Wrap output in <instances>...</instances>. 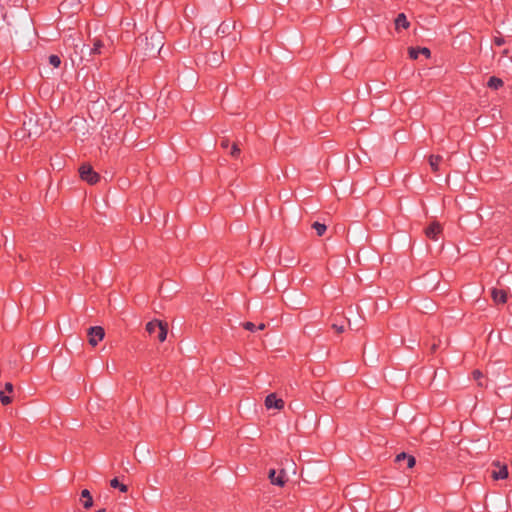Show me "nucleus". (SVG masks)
I'll return each mask as SVG.
<instances>
[{
  "mask_svg": "<svg viewBox=\"0 0 512 512\" xmlns=\"http://www.w3.org/2000/svg\"><path fill=\"white\" fill-rule=\"evenodd\" d=\"M146 331L150 336L159 340V342H164L168 334V324L167 322L154 319L146 324Z\"/></svg>",
  "mask_w": 512,
  "mask_h": 512,
  "instance_id": "obj_1",
  "label": "nucleus"
},
{
  "mask_svg": "<svg viewBox=\"0 0 512 512\" xmlns=\"http://www.w3.org/2000/svg\"><path fill=\"white\" fill-rule=\"evenodd\" d=\"M80 178L90 185H94L100 181V175L90 164L84 163L79 167Z\"/></svg>",
  "mask_w": 512,
  "mask_h": 512,
  "instance_id": "obj_2",
  "label": "nucleus"
},
{
  "mask_svg": "<svg viewBox=\"0 0 512 512\" xmlns=\"http://www.w3.org/2000/svg\"><path fill=\"white\" fill-rule=\"evenodd\" d=\"M88 342L95 347L105 336V330L101 326H92L87 331Z\"/></svg>",
  "mask_w": 512,
  "mask_h": 512,
  "instance_id": "obj_3",
  "label": "nucleus"
},
{
  "mask_svg": "<svg viewBox=\"0 0 512 512\" xmlns=\"http://www.w3.org/2000/svg\"><path fill=\"white\" fill-rule=\"evenodd\" d=\"M162 38H163L162 35L153 33L151 36V40L155 41V43H151V47H149L148 37L146 36L145 40H146L147 47L145 48V50H146L145 54L149 55V56H155L156 54H158L162 47V42H161Z\"/></svg>",
  "mask_w": 512,
  "mask_h": 512,
  "instance_id": "obj_4",
  "label": "nucleus"
},
{
  "mask_svg": "<svg viewBox=\"0 0 512 512\" xmlns=\"http://www.w3.org/2000/svg\"><path fill=\"white\" fill-rule=\"evenodd\" d=\"M268 477L273 485H277L279 487H283L287 482V475L284 469H270Z\"/></svg>",
  "mask_w": 512,
  "mask_h": 512,
  "instance_id": "obj_5",
  "label": "nucleus"
},
{
  "mask_svg": "<svg viewBox=\"0 0 512 512\" xmlns=\"http://www.w3.org/2000/svg\"><path fill=\"white\" fill-rule=\"evenodd\" d=\"M442 230L443 229L441 224L437 221H434L425 228V235L427 238L436 241L442 234Z\"/></svg>",
  "mask_w": 512,
  "mask_h": 512,
  "instance_id": "obj_6",
  "label": "nucleus"
},
{
  "mask_svg": "<svg viewBox=\"0 0 512 512\" xmlns=\"http://www.w3.org/2000/svg\"><path fill=\"white\" fill-rule=\"evenodd\" d=\"M491 298L494 303L497 305L505 304L508 301L510 296L509 291L505 289L492 288L491 289Z\"/></svg>",
  "mask_w": 512,
  "mask_h": 512,
  "instance_id": "obj_7",
  "label": "nucleus"
},
{
  "mask_svg": "<svg viewBox=\"0 0 512 512\" xmlns=\"http://www.w3.org/2000/svg\"><path fill=\"white\" fill-rule=\"evenodd\" d=\"M394 462L399 465V468L403 467L404 462L406 463L407 468H413L416 464V459L412 455L401 452L396 455Z\"/></svg>",
  "mask_w": 512,
  "mask_h": 512,
  "instance_id": "obj_8",
  "label": "nucleus"
},
{
  "mask_svg": "<svg viewBox=\"0 0 512 512\" xmlns=\"http://www.w3.org/2000/svg\"><path fill=\"white\" fill-rule=\"evenodd\" d=\"M265 406L268 409L274 408L280 410L284 407V401L281 398H277L276 394L271 393L266 396Z\"/></svg>",
  "mask_w": 512,
  "mask_h": 512,
  "instance_id": "obj_9",
  "label": "nucleus"
},
{
  "mask_svg": "<svg viewBox=\"0 0 512 512\" xmlns=\"http://www.w3.org/2000/svg\"><path fill=\"white\" fill-rule=\"evenodd\" d=\"M408 55L412 60L418 59L419 55H424L426 58H430L431 51L427 47H410L408 49Z\"/></svg>",
  "mask_w": 512,
  "mask_h": 512,
  "instance_id": "obj_10",
  "label": "nucleus"
},
{
  "mask_svg": "<svg viewBox=\"0 0 512 512\" xmlns=\"http://www.w3.org/2000/svg\"><path fill=\"white\" fill-rule=\"evenodd\" d=\"M495 466L498 467V470L492 471V478L494 480H503L508 477V468L507 465H501L500 462L495 463Z\"/></svg>",
  "mask_w": 512,
  "mask_h": 512,
  "instance_id": "obj_11",
  "label": "nucleus"
},
{
  "mask_svg": "<svg viewBox=\"0 0 512 512\" xmlns=\"http://www.w3.org/2000/svg\"><path fill=\"white\" fill-rule=\"evenodd\" d=\"M206 63L212 67H217L222 62V55H219L217 51H211L206 56Z\"/></svg>",
  "mask_w": 512,
  "mask_h": 512,
  "instance_id": "obj_12",
  "label": "nucleus"
},
{
  "mask_svg": "<svg viewBox=\"0 0 512 512\" xmlns=\"http://www.w3.org/2000/svg\"><path fill=\"white\" fill-rule=\"evenodd\" d=\"M395 29L397 31L400 30V28L407 29L410 26V22L408 21L405 13H399L397 17L395 18Z\"/></svg>",
  "mask_w": 512,
  "mask_h": 512,
  "instance_id": "obj_13",
  "label": "nucleus"
},
{
  "mask_svg": "<svg viewBox=\"0 0 512 512\" xmlns=\"http://www.w3.org/2000/svg\"><path fill=\"white\" fill-rule=\"evenodd\" d=\"M81 500L85 509H90L93 506V498L88 489L81 491Z\"/></svg>",
  "mask_w": 512,
  "mask_h": 512,
  "instance_id": "obj_14",
  "label": "nucleus"
},
{
  "mask_svg": "<svg viewBox=\"0 0 512 512\" xmlns=\"http://www.w3.org/2000/svg\"><path fill=\"white\" fill-rule=\"evenodd\" d=\"M503 85H504L503 80L496 76H491L487 82V86L494 90H498L499 88L503 87Z\"/></svg>",
  "mask_w": 512,
  "mask_h": 512,
  "instance_id": "obj_15",
  "label": "nucleus"
},
{
  "mask_svg": "<svg viewBox=\"0 0 512 512\" xmlns=\"http://www.w3.org/2000/svg\"><path fill=\"white\" fill-rule=\"evenodd\" d=\"M442 161V156L440 155H430L429 156V164L431 166L432 171L437 172L439 170V164Z\"/></svg>",
  "mask_w": 512,
  "mask_h": 512,
  "instance_id": "obj_16",
  "label": "nucleus"
},
{
  "mask_svg": "<svg viewBox=\"0 0 512 512\" xmlns=\"http://www.w3.org/2000/svg\"><path fill=\"white\" fill-rule=\"evenodd\" d=\"M231 24L222 22L217 28L216 34L220 37H224L225 35L230 33Z\"/></svg>",
  "mask_w": 512,
  "mask_h": 512,
  "instance_id": "obj_17",
  "label": "nucleus"
},
{
  "mask_svg": "<svg viewBox=\"0 0 512 512\" xmlns=\"http://www.w3.org/2000/svg\"><path fill=\"white\" fill-rule=\"evenodd\" d=\"M110 486L112 488L119 489L123 493L128 491V486L123 484V483H121L117 477H115V478L110 480Z\"/></svg>",
  "mask_w": 512,
  "mask_h": 512,
  "instance_id": "obj_18",
  "label": "nucleus"
},
{
  "mask_svg": "<svg viewBox=\"0 0 512 512\" xmlns=\"http://www.w3.org/2000/svg\"><path fill=\"white\" fill-rule=\"evenodd\" d=\"M103 47H104L103 42L99 39H96L94 41L93 47L89 49V54L90 55L101 54V49Z\"/></svg>",
  "mask_w": 512,
  "mask_h": 512,
  "instance_id": "obj_19",
  "label": "nucleus"
},
{
  "mask_svg": "<svg viewBox=\"0 0 512 512\" xmlns=\"http://www.w3.org/2000/svg\"><path fill=\"white\" fill-rule=\"evenodd\" d=\"M312 228L316 231L318 236H323L327 230V226L324 223H320L318 221L312 224Z\"/></svg>",
  "mask_w": 512,
  "mask_h": 512,
  "instance_id": "obj_20",
  "label": "nucleus"
},
{
  "mask_svg": "<svg viewBox=\"0 0 512 512\" xmlns=\"http://www.w3.org/2000/svg\"><path fill=\"white\" fill-rule=\"evenodd\" d=\"M48 61L54 68H58L61 65V58L56 54L50 55Z\"/></svg>",
  "mask_w": 512,
  "mask_h": 512,
  "instance_id": "obj_21",
  "label": "nucleus"
},
{
  "mask_svg": "<svg viewBox=\"0 0 512 512\" xmlns=\"http://www.w3.org/2000/svg\"><path fill=\"white\" fill-rule=\"evenodd\" d=\"M5 393V391L0 390V402L2 405L7 406L12 403V397Z\"/></svg>",
  "mask_w": 512,
  "mask_h": 512,
  "instance_id": "obj_22",
  "label": "nucleus"
},
{
  "mask_svg": "<svg viewBox=\"0 0 512 512\" xmlns=\"http://www.w3.org/2000/svg\"><path fill=\"white\" fill-rule=\"evenodd\" d=\"M229 154L233 157V158H238L241 154V150L238 146L237 143H233L232 146H231V149L229 151Z\"/></svg>",
  "mask_w": 512,
  "mask_h": 512,
  "instance_id": "obj_23",
  "label": "nucleus"
},
{
  "mask_svg": "<svg viewBox=\"0 0 512 512\" xmlns=\"http://www.w3.org/2000/svg\"><path fill=\"white\" fill-rule=\"evenodd\" d=\"M243 328L251 332L256 331V325L250 321L243 323Z\"/></svg>",
  "mask_w": 512,
  "mask_h": 512,
  "instance_id": "obj_24",
  "label": "nucleus"
},
{
  "mask_svg": "<svg viewBox=\"0 0 512 512\" xmlns=\"http://www.w3.org/2000/svg\"><path fill=\"white\" fill-rule=\"evenodd\" d=\"M332 328L336 331V333L340 334L342 332H344L345 330V325H344V322L342 324H332Z\"/></svg>",
  "mask_w": 512,
  "mask_h": 512,
  "instance_id": "obj_25",
  "label": "nucleus"
},
{
  "mask_svg": "<svg viewBox=\"0 0 512 512\" xmlns=\"http://www.w3.org/2000/svg\"><path fill=\"white\" fill-rule=\"evenodd\" d=\"M493 43H494L495 46L500 47V46H502L505 43V40L502 37H494Z\"/></svg>",
  "mask_w": 512,
  "mask_h": 512,
  "instance_id": "obj_26",
  "label": "nucleus"
},
{
  "mask_svg": "<svg viewBox=\"0 0 512 512\" xmlns=\"http://www.w3.org/2000/svg\"><path fill=\"white\" fill-rule=\"evenodd\" d=\"M4 391H5V392H7V393H9V394L13 393V391H14V386H13V384H12L11 382H7V383H5Z\"/></svg>",
  "mask_w": 512,
  "mask_h": 512,
  "instance_id": "obj_27",
  "label": "nucleus"
},
{
  "mask_svg": "<svg viewBox=\"0 0 512 512\" xmlns=\"http://www.w3.org/2000/svg\"><path fill=\"white\" fill-rule=\"evenodd\" d=\"M220 146L224 149L229 147V140L227 138H222L220 141Z\"/></svg>",
  "mask_w": 512,
  "mask_h": 512,
  "instance_id": "obj_28",
  "label": "nucleus"
},
{
  "mask_svg": "<svg viewBox=\"0 0 512 512\" xmlns=\"http://www.w3.org/2000/svg\"><path fill=\"white\" fill-rule=\"evenodd\" d=\"M472 374L474 379H479L480 377H482V373L479 370H474Z\"/></svg>",
  "mask_w": 512,
  "mask_h": 512,
  "instance_id": "obj_29",
  "label": "nucleus"
},
{
  "mask_svg": "<svg viewBox=\"0 0 512 512\" xmlns=\"http://www.w3.org/2000/svg\"><path fill=\"white\" fill-rule=\"evenodd\" d=\"M263 329H265L264 323H260L258 326H256V330H263Z\"/></svg>",
  "mask_w": 512,
  "mask_h": 512,
  "instance_id": "obj_30",
  "label": "nucleus"
},
{
  "mask_svg": "<svg viewBox=\"0 0 512 512\" xmlns=\"http://www.w3.org/2000/svg\"><path fill=\"white\" fill-rule=\"evenodd\" d=\"M436 349H437V345H436V344H433V345L431 346V350H432V352H435V351H436Z\"/></svg>",
  "mask_w": 512,
  "mask_h": 512,
  "instance_id": "obj_31",
  "label": "nucleus"
},
{
  "mask_svg": "<svg viewBox=\"0 0 512 512\" xmlns=\"http://www.w3.org/2000/svg\"><path fill=\"white\" fill-rule=\"evenodd\" d=\"M96 512H106V509L102 508V509H99L98 511Z\"/></svg>",
  "mask_w": 512,
  "mask_h": 512,
  "instance_id": "obj_32",
  "label": "nucleus"
}]
</instances>
